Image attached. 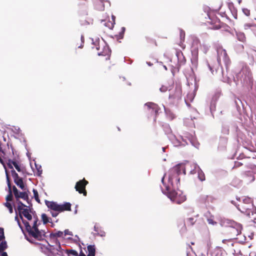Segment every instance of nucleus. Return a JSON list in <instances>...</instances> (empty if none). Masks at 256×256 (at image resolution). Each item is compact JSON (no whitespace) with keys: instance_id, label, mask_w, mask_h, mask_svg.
Returning a JSON list of instances; mask_svg holds the SVG:
<instances>
[{"instance_id":"obj_58","label":"nucleus","mask_w":256,"mask_h":256,"mask_svg":"<svg viewBox=\"0 0 256 256\" xmlns=\"http://www.w3.org/2000/svg\"><path fill=\"white\" fill-rule=\"evenodd\" d=\"M78 48H82V44H80V46H78Z\"/></svg>"},{"instance_id":"obj_16","label":"nucleus","mask_w":256,"mask_h":256,"mask_svg":"<svg viewBox=\"0 0 256 256\" xmlns=\"http://www.w3.org/2000/svg\"><path fill=\"white\" fill-rule=\"evenodd\" d=\"M64 237V232L62 231H56V232H52L50 234V238L51 240H54L56 242H57L58 238H63Z\"/></svg>"},{"instance_id":"obj_56","label":"nucleus","mask_w":256,"mask_h":256,"mask_svg":"<svg viewBox=\"0 0 256 256\" xmlns=\"http://www.w3.org/2000/svg\"><path fill=\"white\" fill-rule=\"evenodd\" d=\"M80 38H81L82 42L84 43V36H82Z\"/></svg>"},{"instance_id":"obj_50","label":"nucleus","mask_w":256,"mask_h":256,"mask_svg":"<svg viewBox=\"0 0 256 256\" xmlns=\"http://www.w3.org/2000/svg\"><path fill=\"white\" fill-rule=\"evenodd\" d=\"M146 64L149 66H152L153 65V63L152 62H146Z\"/></svg>"},{"instance_id":"obj_54","label":"nucleus","mask_w":256,"mask_h":256,"mask_svg":"<svg viewBox=\"0 0 256 256\" xmlns=\"http://www.w3.org/2000/svg\"><path fill=\"white\" fill-rule=\"evenodd\" d=\"M166 174H165L164 175V176H163V178H162V182L163 183V184H164V176H166Z\"/></svg>"},{"instance_id":"obj_13","label":"nucleus","mask_w":256,"mask_h":256,"mask_svg":"<svg viewBox=\"0 0 256 256\" xmlns=\"http://www.w3.org/2000/svg\"><path fill=\"white\" fill-rule=\"evenodd\" d=\"M146 106H147L148 112L156 117L159 110L158 106L152 102L146 103Z\"/></svg>"},{"instance_id":"obj_14","label":"nucleus","mask_w":256,"mask_h":256,"mask_svg":"<svg viewBox=\"0 0 256 256\" xmlns=\"http://www.w3.org/2000/svg\"><path fill=\"white\" fill-rule=\"evenodd\" d=\"M24 207L25 206H20V210L18 209L19 212L20 216L22 220H24L22 215H23L28 220H30L32 219V216L30 214V210L27 208H24Z\"/></svg>"},{"instance_id":"obj_46","label":"nucleus","mask_w":256,"mask_h":256,"mask_svg":"<svg viewBox=\"0 0 256 256\" xmlns=\"http://www.w3.org/2000/svg\"><path fill=\"white\" fill-rule=\"evenodd\" d=\"M239 36V38H238L239 40L242 42H243L245 39L244 36L243 34H240V36Z\"/></svg>"},{"instance_id":"obj_53","label":"nucleus","mask_w":256,"mask_h":256,"mask_svg":"<svg viewBox=\"0 0 256 256\" xmlns=\"http://www.w3.org/2000/svg\"><path fill=\"white\" fill-rule=\"evenodd\" d=\"M78 256H86L84 253H83L82 252H80V254Z\"/></svg>"},{"instance_id":"obj_43","label":"nucleus","mask_w":256,"mask_h":256,"mask_svg":"<svg viewBox=\"0 0 256 256\" xmlns=\"http://www.w3.org/2000/svg\"><path fill=\"white\" fill-rule=\"evenodd\" d=\"M66 235L72 236V232H70L68 230H64V236Z\"/></svg>"},{"instance_id":"obj_49","label":"nucleus","mask_w":256,"mask_h":256,"mask_svg":"<svg viewBox=\"0 0 256 256\" xmlns=\"http://www.w3.org/2000/svg\"><path fill=\"white\" fill-rule=\"evenodd\" d=\"M246 199H250V198H245L243 200V202H244L247 204V200Z\"/></svg>"},{"instance_id":"obj_36","label":"nucleus","mask_w":256,"mask_h":256,"mask_svg":"<svg viewBox=\"0 0 256 256\" xmlns=\"http://www.w3.org/2000/svg\"><path fill=\"white\" fill-rule=\"evenodd\" d=\"M6 182H7L8 188V189H12V185H11V183H10V176L6 172Z\"/></svg>"},{"instance_id":"obj_24","label":"nucleus","mask_w":256,"mask_h":256,"mask_svg":"<svg viewBox=\"0 0 256 256\" xmlns=\"http://www.w3.org/2000/svg\"><path fill=\"white\" fill-rule=\"evenodd\" d=\"M78 5L80 7L86 6H87V0H78Z\"/></svg>"},{"instance_id":"obj_26","label":"nucleus","mask_w":256,"mask_h":256,"mask_svg":"<svg viewBox=\"0 0 256 256\" xmlns=\"http://www.w3.org/2000/svg\"><path fill=\"white\" fill-rule=\"evenodd\" d=\"M171 87L172 84L169 83L168 86L164 85L160 88V90L162 92H165L168 90V89L170 88Z\"/></svg>"},{"instance_id":"obj_30","label":"nucleus","mask_w":256,"mask_h":256,"mask_svg":"<svg viewBox=\"0 0 256 256\" xmlns=\"http://www.w3.org/2000/svg\"><path fill=\"white\" fill-rule=\"evenodd\" d=\"M8 194L6 197V200L8 202L12 201L13 198L12 189H8Z\"/></svg>"},{"instance_id":"obj_8","label":"nucleus","mask_w":256,"mask_h":256,"mask_svg":"<svg viewBox=\"0 0 256 256\" xmlns=\"http://www.w3.org/2000/svg\"><path fill=\"white\" fill-rule=\"evenodd\" d=\"M12 191L14 197L16 199V202L18 204L17 208L20 210V206H26V205H24L21 201L20 200V198H21L24 200H26L28 203H29V198L28 193L26 192H19L14 186H12Z\"/></svg>"},{"instance_id":"obj_45","label":"nucleus","mask_w":256,"mask_h":256,"mask_svg":"<svg viewBox=\"0 0 256 256\" xmlns=\"http://www.w3.org/2000/svg\"><path fill=\"white\" fill-rule=\"evenodd\" d=\"M60 212L58 211H54L51 212V214L53 217H56L58 216Z\"/></svg>"},{"instance_id":"obj_34","label":"nucleus","mask_w":256,"mask_h":256,"mask_svg":"<svg viewBox=\"0 0 256 256\" xmlns=\"http://www.w3.org/2000/svg\"><path fill=\"white\" fill-rule=\"evenodd\" d=\"M5 206H6L8 208L10 212V214L12 213L13 208H12V206L11 204L8 202H6V203H5Z\"/></svg>"},{"instance_id":"obj_3","label":"nucleus","mask_w":256,"mask_h":256,"mask_svg":"<svg viewBox=\"0 0 256 256\" xmlns=\"http://www.w3.org/2000/svg\"><path fill=\"white\" fill-rule=\"evenodd\" d=\"M172 87L168 89L170 92L169 99L172 102H176L181 100L182 96V88L180 84L174 83L173 80L170 82Z\"/></svg>"},{"instance_id":"obj_29","label":"nucleus","mask_w":256,"mask_h":256,"mask_svg":"<svg viewBox=\"0 0 256 256\" xmlns=\"http://www.w3.org/2000/svg\"><path fill=\"white\" fill-rule=\"evenodd\" d=\"M115 22L114 21H108L106 24L105 25L106 26L108 27L110 29H112V28L114 26Z\"/></svg>"},{"instance_id":"obj_60","label":"nucleus","mask_w":256,"mask_h":256,"mask_svg":"<svg viewBox=\"0 0 256 256\" xmlns=\"http://www.w3.org/2000/svg\"><path fill=\"white\" fill-rule=\"evenodd\" d=\"M164 68H166V66H164Z\"/></svg>"},{"instance_id":"obj_57","label":"nucleus","mask_w":256,"mask_h":256,"mask_svg":"<svg viewBox=\"0 0 256 256\" xmlns=\"http://www.w3.org/2000/svg\"><path fill=\"white\" fill-rule=\"evenodd\" d=\"M115 16H112V21H114V22H115Z\"/></svg>"},{"instance_id":"obj_47","label":"nucleus","mask_w":256,"mask_h":256,"mask_svg":"<svg viewBox=\"0 0 256 256\" xmlns=\"http://www.w3.org/2000/svg\"><path fill=\"white\" fill-rule=\"evenodd\" d=\"M15 168L16 169L18 172H22V169L20 167V166L19 165V164H16V166H15Z\"/></svg>"},{"instance_id":"obj_37","label":"nucleus","mask_w":256,"mask_h":256,"mask_svg":"<svg viewBox=\"0 0 256 256\" xmlns=\"http://www.w3.org/2000/svg\"><path fill=\"white\" fill-rule=\"evenodd\" d=\"M6 248V242H2L0 244V252H2Z\"/></svg>"},{"instance_id":"obj_6","label":"nucleus","mask_w":256,"mask_h":256,"mask_svg":"<svg viewBox=\"0 0 256 256\" xmlns=\"http://www.w3.org/2000/svg\"><path fill=\"white\" fill-rule=\"evenodd\" d=\"M46 206L48 208L54 211H58L60 212L64 211H71V204L70 202H64L62 204H58L56 202L46 200Z\"/></svg>"},{"instance_id":"obj_55","label":"nucleus","mask_w":256,"mask_h":256,"mask_svg":"<svg viewBox=\"0 0 256 256\" xmlns=\"http://www.w3.org/2000/svg\"><path fill=\"white\" fill-rule=\"evenodd\" d=\"M252 220L254 224H256V217L254 218V219Z\"/></svg>"},{"instance_id":"obj_25","label":"nucleus","mask_w":256,"mask_h":256,"mask_svg":"<svg viewBox=\"0 0 256 256\" xmlns=\"http://www.w3.org/2000/svg\"><path fill=\"white\" fill-rule=\"evenodd\" d=\"M11 174L14 178V182H16V180L20 178L19 177L18 174L16 172V171L14 169L11 170Z\"/></svg>"},{"instance_id":"obj_38","label":"nucleus","mask_w":256,"mask_h":256,"mask_svg":"<svg viewBox=\"0 0 256 256\" xmlns=\"http://www.w3.org/2000/svg\"><path fill=\"white\" fill-rule=\"evenodd\" d=\"M196 220L193 218H190L187 219V222L190 226H192L194 224Z\"/></svg>"},{"instance_id":"obj_19","label":"nucleus","mask_w":256,"mask_h":256,"mask_svg":"<svg viewBox=\"0 0 256 256\" xmlns=\"http://www.w3.org/2000/svg\"><path fill=\"white\" fill-rule=\"evenodd\" d=\"M88 254L87 256H94L96 253V248L94 245H89L88 246Z\"/></svg>"},{"instance_id":"obj_28","label":"nucleus","mask_w":256,"mask_h":256,"mask_svg":"<svg viewBox=\"0 0 256 256\" xmlns=\"http://www.w3.org/2000/svg\"><path fill=\"white\" fill-rule=\"evenodd\" d=\"M42 219L44 224H46L49 222L48 218L46 214H42Z\"/></svg>"},{"instance_id":"obj_41","label":"nucleus","mask_w":256,"mask_h":256,"mask_svg":"<svg viewBox=\"0 0 256 256\" xmlns=\"http://www.w3.org/2000/svg\"><path fill=\"white\" fill-rule=\"evenodd\" d=\"M207 221H208V222L209 224H212V225H214V224H216V222H215L213 219L212 218H208L207 220Z\"/></svg>"},{"instance_id":"obj_12","label":"nucleus","mask_w":256,"mask_h":256,"mask_svg":"<svg viewBox=\"0 0 256 256\" xmlns=\"http://www.w3.org/2000/svg\"><path fill=\"white\" fill-rule=\"evenodd\" d=\"M208 20L206 22L212 25V28L218 30L221 28V22L214 14H208Z\"/></svg>"},{"instance_id":"obj_32","label":"nucleus","mask_w":256,"mask_h":256,"mask_svg":"<svg viewBox=\"0 0 256 256\" xmlns=\"http://www.w3.org/2000/svg\"><path fill=\"white\" fill-rule=\"evenodd\" d=\"M36 170H37L36 175L38 176H40L42 174V170L41 166H36Z\"/></svg>"},{"instance_id":"obj_48","label":"nucleus","mask_w":256,"mask_h":256,"mask_svg":"<svg viewBox=\"0 0 256 256\" xmlns=\"http://www.w3.org/2000/svg\"><path fill=\"white\" fill-rule=\"evenodd\" d=\"M15 220L17 221L18 224V226H20V227L21 228H22V226H21V224H20V220H18V216H16V217H15Z\"/></svg>"},{"instance_id":"obj_9","label":"nucleus","mask_w":256,"mask_h":256,"mask_svg":"<svg viewBox=\"0 0 256 256\" xmlns=\"http://www.w3.org/2000/svg\"><path fill=\"white\" fill-rule=\"evenodd\" d=\"M168 197L174 202L178 204H180L186 200V196L181 191L176 190L169 191L168 194Z\"/></svg>"},{"instance_id":"obj_4","label":"nucleus","mask_w":256,"mask_h":256,"mask_svg":"<svg viewBox=\"0 0 256 256\" xmlns=\"http://www.w3.org/2000/svg\"><path fill=\"white\" fill-rule=\"evenodd\" d=\"M38 218H36L32 228L26 220H22V222L29 234L34 238L40 240L42 238V235L38 228Z\"/></svg>"},{"instance_id":"obj_11","label":"nucleus","mask_w":256,"mask_h":256,"mask_svg":"<svg viewBox=\"0 0 256 256\" xmlns=\"http://www.w3.org/2000/svg\"><path fill=\"white\" fill-rule=\"evenodd\" d=\"M88 184V181L84 178L76 183L74 188L79 194H82L84 196H86L87 192L86 190V186Z\"/></svg>"},{"instance_id":"obj_23","label":"nucleus","mask_w":256,"mask_h":256,"mask_svg":"<svg viewBox=\"0 0 256 256\" xmlns=\"http://www.w3.org/2000/svg\"><path fill=\"white\" fill-rule=\"evenodd\" d=\"M126 31V28L124 27H122L121 28L120 31L119 32L118 34L116 35V37L118 39H122L124 38V34Z\"/></svg>"},{"instance_id":"obj_52","label":"nucleus","mask_w":256,"mask_h":256,"mask_svg":"<svg viewBox=\"0 0 256 256\" xmlns=\"http://www.w3.org/2000/svg\"><path fill=\"white\" fill-rule=\"evenodd\" d=\"M2 256H8V254L6 252H2Z\"/></svg>"},{"instance_id":"obj_27","label":"nucleus","mask_w":256,"mask_h":256,"mask_svg":"<svg viewBox=\"0 0 256 256\" xmlns=\"http://www.w3.org/2000/svg\"><path fill=\"white\" fill-rule=\"evenodd\" d=\"M33 192H34V198L36 200L39 204L40 203V200L38 198V192L36 190V189H33Z\"/></svg>"},{"instance_id":"obj_22","label":"nucleus","mask_w":256,"mask_h":256,"mask_svg":"<svg viewBox=\"0 0 256 256\" xmlns=\"http://www.w3.org/2000/svg\"><path fill=\"white\" fill-rule=\"evenodd\" d=\"M192 45L193 47L195 46L194 50L196 51H198V47L200 45V40L197 38H195V39L193 40Z\"/></svg>"},{"instance_id":"obj_2","label":"nucleus","mask_w":256,"mask_h":256,"mask_svg":"<svg viewBox=\"0 0 256 256\" xmlns=\"http://www.w3.org/2000/svg\"><path fill=\"white\" fill-rule=\"evenodd\" d=\"M184 173L186 174L184 166L182 164H178L168 171V182L174 188H178L180 183L179 175Z\"/></svg>"},{"instance_id":"obj_61","label":"nucleus","mask_w":256,"mask_h":256,"mask_svg":"<svg viewBox=\"0 0 256 256\" xmlns=\"http://www.w3.org/2000/svg\"><path fill=\"white\" fill-rule=\"evenodd\" d=\"M164 68H166V66H164Z\"/></svg>"},{"instance_id":"obj_44","label":"nucleus","mask_w":256,"mask_h":256,"mask_svg":"<svg viewBox=\"0 0 256 256\" xmlns=\"http://www.w3.org/2000/svg\"><path fill=\"white\" fill-rule=\"evenodd\" d=\"M243 164L240 162H236L234 166V168H238L242 166Z\"/></svg>"},{"instance_id":"obj_39","label":"nucleus","mask_w":256,"mask_h":256,"mask_svg":"<svg viewBox=\"0 0 256 256\" xmlns=\"http://www.w3.org/2000/svg\"><path fill=\"white\" fill-rule=\"evenodd\" d=\"M242 12L244 13V14L248 16H250V10H249L248 9L246 8H243Z\"/></svg>"},{"instance_id":"obj_40","label":"nucleus","mask_w":256,"mask_h":256,"mask_svg":"<svg viewBox=\"0 0 256 256\" xmlns=\"http://www.w3.org/2000/svg\"><path fill=\"white\" fill-rule=\"evenodd\" d=\"M146 40L148 42L154 44L156 46H157L156 42L154 40L150 38H146Z\"/></svg>"},{"instance_id":"obj_31","label":"nucleus","mask_w":256,"mask_h":256,"mask_svg":"<svg viewBox=\"0 0 256 256\" xmlns=\"http://www.w3.org/2000/svg\"><path fill=\"white\" fill-rule=\"evenodd\" d=\"M66 252L68 254H72L74 256H78V252L74 250H66Z\"/></svg>"},{"instance_id":"obj_7","label":"nucleus","mask_w":256,"mask_h":256,"mask_svg":"<svg viewBox=\"0 0 256 256\" xmlns=\"http://www.w3.org/2000/svg\"><path fill=\"white\" fill-rule=\"evenodd\" d=\"M94 45L98 56H106V60H110L111 55V50L106 43L102 42L100 44L99 42H96V44Z\"/></svg>"},{"instance_id":"obj_18","label":"nucleus","mask_w":256,"mask_h":256,"mask_svg":"<svg viewBox=\"0 0 256 256\" xmlns=\"http://www.w3.org/2000/svg\"><path fill=\"white\" fill-rule=\"evenodd\" d=\"M94 6L96 10L100 11H103L104 10V5L102 1L96 0L94 2Z\"/></svg>"},{"instance_id":"obj_51","label":"nucleus","mask_w":256,"mask_h":256,"mask_svg":"<svg viewBox=\"0 0 256 256\" xmlns=\"http://www.w3.org/2000/svg\"><path fill=\"white\" fill-rule=\"evenodd\" d=\"M166 189L167 190L169 191L170 190V186L169 185L168 186H166Z\"/></svg>"},{"instance_id":"obj_35","label":"nucleus","mask_w":256,"mask_h":256,"mask_svg":"<svg viewBox=\"0 0 256 256\" xmlns=\"http://www.w3.org/2000/svg\"><path fill=\"white\" fill-rule=\"evenodd\" d=\"M167 116L170 120H173L176 118L175 114L170 112L167 113Z\"/></svg>"},{"instance_id":"obj_21","label":"nucleus","mask_w":256,"mask_h":256,"mask_svg":"<svg viewBox=\"0 0 256 256\" xmlns=\"http://www.w3.org/2000/svg\"><path fill=\"white\" fill-rule=\"evenodd\" d=\"M14 183L19 186L22 190H25L24 185L22 180V178H20L18 179L16 182H14Z\"/></svg>"},{"instance_id":"obj_59","label":"nucleus","mask_w":256,"mask_h":256,"mask_svg":"<svg viewBox=\"0 0 256 256\" xmlns=\"http://www.w3.org/2000/svg\"><path fill=\"white\" fill-rule=\"evenodd\" d=\"M154 62H156L157 61L156 60H154Z\"/></svg>"},{"instance_id":"obj_20","label":"nucleus","mask_w":256,"mask_h":256,"mask_svg":"<svg viewBox=\"0 0 256 256\" xmlns=\"http://www.w3.org/2000/svg\"><path fill=\"white\" fill-rule=\"evenodd\" d=\"M180 44L181 48H182L183 49L185 48V45L183 44V42L184 40V36H185V32H184L181 30H180Z\"/></svg>"},{"instance_id":"obj_42","label":"nucleus","mask_w":256,"mask_h":256,"mask_svg":"<svg viewBox=\"0 0 256 256\" xmlns=\"http://www.w3.org/2000/svg\"><path fill=\"white\" fill-rule=\"evenodd\" d=\"M4 230L2 228L0 229V241L2 240L4 238Z\"/></svg>"},{"instance_id":"obj_17","label":"nucleus","mask_w":256,"mask_h":256,"mask_svg":"<svg viewBox=\"0 0 256 256\" xmlns=\"http://www.w3.org/2000/svg\"><path fill=\"white\" fill-rule=\"evenodd\" d=\"M6 163L8 167L10 168L12 170L14 169L13 166H16V164H19L20 162L18 158H14L13 159H8Z\"/></svg>"},{"instance_id":"obj_15","label":"nucleus","mask_w":256,"mask_h":256,"mask_svg":"<svg viewBox=\"0 0 256 256\" xmlns=\"http://www.w3.org/2000/svg\"><path fill=\"white\" fill-rule=\"evenodd\" d=\"M234 226H230L229 228V232L232 236H237L241 234L242 226L240 224H234Z\"/></svg>"},{"instance_id":"obj_10","label":"nucleus","mask_w":256,"mask_h":256,"mask_svg":"<svg viewBox=\"0 0 256 256\" xmlns=\"http://www.w3.org/2000/svg\"><path fill=\"white\" fill-rule=\"evenodd\" d=\"M247 204L244 202H240L237 206L238 209L242 213L244 214L246 216L250 217V215H253L254 212L252 210V204L251 199H246Z\"/></svg>"},{"instance_id":"obj_5","label":"nucleus","mask_w":256,"mask_h":256,"mask_svg":"<svg viewBox=\"0 0 256 256\" xmlns=\"http://www.w3.org/2000/svg\"><path fill=\"white\" fill-rule=\"evenodd\" d=\"M46 206L48 208L54 211H58L60 212L64 211H71V204L70 202H64L62 204H58L56 202L46 200Z\"/></svg>"},{"instance_id":"obj_1","label":"nucleus","mask_w":256,"mask_h":256,"mask_svg":"<svg viewBox=\"0 0 256 256\" xmlns=\"http://www.w3.org/2000/svg\"><path fill=\"white\" fill-rule=\"evenodd\" d=\"M222 60L225 64L228 66L230 63V58L226 52V50L222 47L217 48V61L218 63L215 65L212 64H208V66L210 70L211 71L212 74L216 73L220 67V68L221 72L223 73V68L221 64V60Z\"/></svg>"},{"instance_id":"obj_33","label":"nucleus","mask_w":256,"mask_h":256,"mask_svg":"<svg viewBox=\"0 0 256 256\" xmlns=\"http://www.w3.org/2000/svg\"><path fill=\"white\" fill-rule=\"evenodd\" d=\"M198 178L199 180L201 181H204L205 180V175L204 173L202 172H199L198 174Z\"/></svg>"}]
</instances>
